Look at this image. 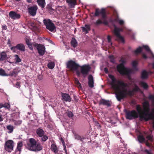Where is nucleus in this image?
Returning a JSON list of instances; mask_svg holds the SVG:
<instances>
[{
	"mask_svg": "<svg viewBox=\"0 0 154 154\" xmlns=\"http://www.w3.org/2000/svg\"><path fill=\"white\" fill-rule=\"evenodd\" d=\"M111 81L110 85L112 89L116 92L115 94L117 100L120 101L122 99L126 97L127 95H131L133 94V90L128 91L129 85L121 80L117 79L114 76L111 75H109Z\"/></svg>",
	"mask_w": 154,
	"mask_h": 154,
	"instance_id": "f257e3e1",
	"label": "nucleus"
},
{
	"mask_svg": "<svg viewBox=\"0 0 154 154\" xmlns=\"http://www.w3.org/2000/svg\"><path fill=\"white\" fill-rule=\"evenodd\" d=\"M136 108L138 113L134 110L127 111L126 113V118L132 119L137 118L139 115L140 120L143 119L146 121L149 119L152 120L153 122V127L154 128V109H152L150 112L148 102L146 101L143 103V109L139 105L137 106Z\"/></svg>",
	"mask_w": 154,
	"mask_h": 154,
	"instance_id": "f03ea898",
	"label": "nucleus"
},
{
	"mask_svg": "<svg viewBox=\"0 0 154 154\" xmlns=\"http://www.w3.org/2000/svg\"><path fill=\"white\" fill-rule=\"evenodd\" d=\"M120 64L117 66V69L119 72L122 75L127 76L134 72L132 69L126 68L124 66L126 62V60L123 59H121L119 60Z\"/></svg>",
	"mask_w": 154,
	"mask_h": 154,
	"instance_id": "7ed1b4c3",
	"label": "nucleus"
},
{
	"mask_svg": "<svg viewBox=\"0 0 154 154\" xmlns=\"http://www.w3.org/2000/svg\"><path fill=\"white\" fill-rule=\"evenodd\" d=\"M26 147L28 149L34 151H40L42 149V146L40 144L32 138L29 139V143L27 144Z\"/></svg>",
	"mask_w": 154,
	"mask_h": 154,
	"instance_id": "20e7f679",
	"label": "nucleus"
},
{
	"mask_svg": "<svg viewBox=\"0 0 154 154\" xmlns=\"http://www.w3.org/2000/svg\"><path fill=\"white\" fill-rule=\"evenodd\" d=\"M101 14L102 16V20L103 21H102L100 20H98L96 21V23L97 24H100L102 23H104L106 24H107V22L105 20L106 18V15L105 11V9L102 8L100 11L99 9H96V11L95 13V16H98L100 14Z\"/></svg>",
	"mask_w": 154,
	"mask_h": 154,
	"instance_id": "39448f33",
	"label": "nucleus"
},
{
	"mask_svg": "<svg viewBox=\"0 0 154 154\" xmlns=\"http://www.w3.org/2000/svg\"><path fill=\"white\" fill-rule=\"evenodd\" d=\"M114 29L113 33L117 37L116 40L121 41L124 43V40L123 38L120 35V32L123 31V29L117 27L115 25H113Z\"/></svg>",
	"mask_w": 154,
	"mask_h": 154,
	"instance_id": "423d86ee",
	"label": "nucleus"
},
{
	"mask_svg": "<svg viewBox=\"0 0 154 154\" xmlns=\"http://www.w3.org/2000/svg\"><path fill=\"white\" fill-rule=\"evenodd\" d=\"M43 22L46 26V28L51 32H53L55 29V27L52 21L49 19H44Z\"/></svg>",
	"mask_w": 154,
	"mask_h": 154,
	"instance_id": "0eeeda50",
	"label": "nucleus"
},
{
	"mask_svg": "<svg viewBox=\"0 0 154 154\" xmlns=\"http://www.w3.org/2000/svg\"><path fill=\"white\" fill-rule=\"evenodd\" d=\"M43 22L46 26V28L51 32H53L55 29V27L52 21L49 19H44Z\"/></svg>",
	"mask_w": 154,
	"mask_h": 154,
	"instance_id": "6e6552de",
	"label": "nucleus"
},
{
	"mask_svg": "<svg viewBox=\"0 0 154 154\" xmlns=\"http://www.w3.org/2000/svg\"><path fill=\"white\" fill-rule=\"evenodd\" d=\"M143 48H145L147 52L152 56V58L154 59V55L153 54L150 49L149 47L147 45H143L142 47H139L134 51V53L136 54H137L140 53L142 51Z\"/></svg>",
	"mask_w": 154,
	"mask_h": 154,
	"instance_id": "1a4fd4ad",
	"label": "nucleus"
},
{
	"mask_svg": "<svg viewBox=\"0 0 154 154\" xmlns=\"http://www.w3.org/2000/svg\"><path fill=\"white\" fill-rule=\"evenodd\" d=\"M14 143L11 140H8L6 141L5 145V149L9 152H11L13 149Z\"/></svg>",
	"mask_w": 154,
	"mask_h": 154,
	"instance_id": "9d476101",
	"label": "nucleus"
},
{
	"mask_svg": "<svg viewBox=\"0 0 154 154\" xmlns=\"http://www.w3.org/2000/svg\"><path fill=\"white\" fill-rule=\"evenodd\" d=\"M11 49L14 52H16V50H18L22 51H24L25 50V47L23 44H19L16 46L11 47Z\"/></svg>",
	"mask_w": 154,
	"mask_h": 154,
	"instance_id": "9b49d317",
	"label": "nucleus"
},
{
	"mask_svg": "<svg viewBox=\"0 0 154 154\" xmlns=\"http://www.w3.org/2000/svg\"><path fill=\"white\" fill-rule=\"evenodd\" d=\"M67 66L72 71L76 70L79 66L78 64L72 61H69L68 62Z\"/></svg>",
	"mask_w": 154,
	"mask_h": 154,
	"instance_id": "f8f14e48",
	"label": "nucleus"
},
{
	"mask_svg": "<svg viewBox=\"0 0 154 154\" xmlns=\"http://www.w3.org/2000/svg\"><path fill=\"white\" fill-rule=\"evenodd\" d=\"M90 68L89 65H85L82 67L81 72L84 76L88 75Z\"/></svg>",
	"mask_w": 154,
	"mask_h": 154,
	"instance_id": "ddd939ff",
	"label": "nucleus"
},
{
	"mask_svg": "<svg viewBox=\"0 0 154 154\" xmlns=\"http://www.w3.org/2000/svg\"><path fill=\"white\" fill-rule=\"evenodd\" d=\"M37 9V6H32L28 8V11L29 13L32 17H34L36 14Z\"/></svg>",
	"mask_w": 154,
	"mask_h": 154,
	"instance_id": "4468645a",
	"label": "nucleus"
},
{
	"mask_svg": "<svg viewBox=\"0 0 154 154\" xmlns=\"http://www.w3.org/2000/svg\"><path fill=\"white\" fill-rule=\"evenodd\" d=\"M9 15L11 19L14 20L19 19L20 17L19 14H17L16 12L13 11L10 12L9 13Z\"/></svg>",
	"mask_w": 154,
	"mask_h": 154,
	"instance_id": "2eb2a0df",
	"label": "nucleus"
},
{
	"mask_svg": "<svg viewBox=\"0 0 154 154\" xmlns=\"http://www.w3.org/2000/svg\"><path fill=\"white\" fill-rule=\"evenodd\" d=\"M37 49L40 55H42L44 54L45 52L44 46L41 45H38L37 46Z\"/></svg>",
	"mask_w": 154,
	"mask_h": 154,
	"instance_id": "dca6fc26",
	"label": "nucleus"
},
{
	"mask_svg": "<svg viewBox=\"0 0 154 154\" xmlns=\"http://www.w3.org/2000/svg\"><path fill=\"white\" fill-rule=\"evenodd\" d=\"M88 84L90 87L93 88L94 87V80L92 75H89L88 77Z\"/></svg>",
	"mask_w": 154,
	"mask_h": 154,
	"instance_id": "f3484780",
	"label": "nucleus"
},
{
	"mask_svg": "<svg viewBox=\"0 0 154 154\" xmlns=\"http://www.w3.org/2000/svg\"><path fill=\"white\" fill-rule=\"evenodd\" d=\"M150 73H152V72H147L146 70H143L141 72V78L143 79H146L148 77V74Z\"/></svg>",
	"mask_w": 154,
	"mask_h": 154,
	"instance_id": "a211bd4d",
	"label": "nucleus"
},
{
	"mask_svg": "<svg viewBox=\"0 0 154 154\" xmlns=\"http://www.w3.org/2000/svg\"><path fill=\"white\" fill-rule=\"evenodd\" d=\"M62 97L63 99L66 101L70 102L71 98L69 94H63Z\"/></svg>",
	"mask_w": 154,
	"mask_h": 154,
	"instance_id": "6ab92c4d",
	"label": "nucleus"
},
{
	"mask_svg": "<svg viewBox=\"0 0 154 154\" xmlns=\"http://www.w3.org/2000/svg\"><path fill=\"white\" fill-rule=\"evenodd\" d=\"M66 2L68 3L69 6L71 8H73L76 5L75 0H66Z\"/></svg>",
	"mask_w": 154,
	"mask_h": 154,
	"instance_id": "aec40b11",
	"label": "nucleus"
},
{
	"mask_svg": "<svg viewBox=\"0 0 154 154\" xmlns=\"http://www.w3.org/2000/svg\"><path fill=\"white\" fill-rule=\"evenodd\" d=\"M36 134L40 137H42L44 134L43 130L40 128L38 129L36 131Z\"/></svg>",
	"mask_w": 154,
	"mask_h": 154,
	"instance_id": "412c9836",
	"label": "nucleus"
},
{
	"mask_svg": "<svg viewBox=\"0 0 154 154\" xmlns=\"http://www.w3.org/2000/svg\"><path fill=\"white\" fill-rule=\"evenodd\" d=\"M18 71L16 69H14L11 72H10V73L8 74L7 76H11L16 77L18 73Z\"/></svg>",
	"mask_w": 154,
	"mask_h": 154,
	"instance_id": "4be33fe9",
	"label": "nucleus"
},
{
	"mask_svg": "<svg viewBox=\"0 0 154 154\" xmlns=\"http://www.w3.org/2000/svg\"><path fill=\"white\" fill-rule=\"evenodd\" d=\"M100 104L106 105L107 106H109L110 105V103L109 101L105 100H101L100 102Z\"/></svg>",
	"mask_w": 154,
	"mask_h": 154,
	"instance_id": "5701e85b",
	"label": "nucleus"
},
{
	"mask_svg": "<svg viewBox=\"0 0 154 154\" xmlns=\"http://www.w3.org/2000/svg\"><path fill=\"white\" fill-rule=\"evenodd\" d=\"M7 57V55L5 52H2L0 54V61H2L5 60Z\"/></svg>",
	"mask_w": 154,
	"mask_h": 154,
	"instance_id": "b1692460",
	"label": "nucleus"
},
{
	"mask_svg": "<svg viewBox=\"0 0 154 154\" xmlns=\"http://www.w3.org/2000/svg\"><path fill=\"white\" fill-rule=\"evenodd\" d=\"M82 31L83 32H85L86 33L88 32V31L90 29L89 25H85V27H82Z\"/></svg>",
	"mask_w": 154,
	"mask_h": 154,
	"instance_id": "393cba45",
	"label": "nucleus"
},
{
	"mask_svg": "<svg viewBox=\"0 0 154 154\" xmlns=\"http://www.w3.org/2000/svg\"><path fill=\"white\" fill-rule=\"evenodd\" d=\"M37 2L39 5L42 8H43L45 6V0H37Z\"/></svg>",
	"mask_w": 154,
	"mask_h": 154,
	"instance_id": "a878e982",
	"label": "nucleus"
},
{
	"mask_svg": "<svg viewBox=\"0 0 154 154\" xmlns=\"http://www.w3.org/2000/svg\"><path fill=\"white\" fill-rule=\"evenodd\" d=\"M138 64L137 62V61H133L132 63V65L134 70L137 71L138 70V68L137 67V65Z\"/></svg>",
	"mask_w": 154,
	"mask_h": 154,
	"instance_id": "bb28decb",
	"label": "nucleus"
},
{
	"mask_svg": "<svg viewBox=\"0 0 154 154\" xmlns=\"http://www.w3.org/2000/svg\"><path fill=\"white\" fill-rule=\"evenodd\" d=\"M51 149L55 154H56L58 152V149L56 145L54 144H53L51 146Z\"/></svg>",
	"mask_w": 154,
	"mask_h": 154,
	"instance_id": "cd10ccee",
	"label": "nucleus"
},
{
	"mask_svg": "<svg viewBox=\"0 0 154 154\" xmlns=\"http://www.w3.org/2000/svg\"><path fill=\"white\" fill-rule=\"evenodd\" d=\"M71 43L72 46L74 48L76 47L78 45L77 42L74 38H72Z\"/></svg>",
	"mask_w": 154,
	"mask_h": 154,
	"instance_id": "c85d7f7f",
	"label": "nucleus"
},
{
	"mask_svg": "<svg viewBox=\"0 0 154 154\" xmlns=\"http://www.w3.org/2000/svg\"><path fill=\"white\" fill-rule=\"evenodd\" d=\"M140 85L144 89H146L148 87V85L145 82L143 81H140Z\"/></svg>",
	"mask_w": 154,
	"mask_h": 154,
	"instance_id": "c756f323",
	"label": "nucleus"
},
{
	"mask_svg": "<svg viewBox=\"0 0 154 154\" xmlns=\"http://www.w3.org/2000/svg\"><path fill=\"white\" fill-rule=\"evenodd\" d=\"M115 21L118 22L121 25H123L125 23V22L123 20L119 19L118 17L116 18Z\"/></svg>",
	"mask_w": 154,
	"mask_h": 154,
	"instance_id": "7c9ffc66",
	"label": "nucleus"
},
{
	"mask_svg": "<svg viewBox=\"0 0 154 154\" xmlns=\"http://www.w3.org/2000/svg\"><path fill=\"white\" fill-rule=\"evenodd\" d=\"M75 137L76 139L80 140L82 142H84V140H85V138L83 137H81L78 135H76L75 136Z\"/></svg>",
	"mask_w": 154,
	"mask_h": 154,
	"instance_id": "2f4dec72",
	"label": "nucleus"
},
{
	"mask_svg": "<svg viewBox=\"0 0 154 154\" xmlns=\"http://www.w3.org/2000/svg\"><path fill=\"white\" fill-rule=\"evenodd\" d=\"M7 128L8 130V132L9 133H12L14 129V127L13 126L9 125L7 126Z\"/></svg>",
	"mask_w": 154,
	"mask_h": 154,
	"instance_id": "473e14b6",
	"label": "nucleus"
},
{
	"mask_svg": "<svg viewBox=\"0 0 154 154\" xmlns=\"http://www.w3.org/2000/svg\"><path fill=\"white\" fill-rule=\"evenodd\" d=\"M55 66V64L54 62H51L48 63V67L50 69H53Z\"/></svg>",
	"mask_w": 154,
	"mask_h": 154,
	"instance_id": "72a5a7b5",
	"label": "nucleus"
},
{
	"mask_svg": "<svg viewBox=\"0 0 154 154\" xmlns=\"http://www.w3.org/2000/svg\"><path fill=\"white\" fill-rule=\"evenodd\" d=\"M138 140L139 142L142 143L145 140V138L142 136L139 135L138 137Z\"/></svg>",
	"mask_w": 154,
	"mask_h": 154,
	"instance_id": "f704fd0d",
	"label": "nucleus"
},
{
	"mask_svg": "<svg viewBox=\"0 0 154 154\" xmlns=\"http://www.w3.org/2000/svg\"><path fill=\"white\" fill-rule=\"evenodd\" d=\"M22 146L23 143L22 142H20L18 143L17 149L18 151H20L21 150V147Z\"/></svg>",
	"mask_w": 154,
	"mask_h": 154,
	"instance_id": "c9c22d12",
	"label": "nucleus"
},
{
	"mask_svg": "<svg viewBox=\"0 0 154 154\" xmlns=\"http://www.w3.org/2000/svg\"><path fill=\"white\" fill-rule=\"evenodd\" d=\"M15 60L16 63H19L21 62V60L19 57L17 55H15L14 56Z\"/></svg>",
	"mask_w": 154,
	"mask_h": 154,
	"instance_id": "e433bc0d",
	"label": "nucleus"
},
{
	"mask_svg": "<svg viewBox=\"0 0 154 154\" xmlns=\"http://www.w3.org/2000/svg\"><path fill=\"white\" fill-rule=\"evenodd\" d=\"M8 74H6L5 73V72L4 70L2 69H0V75L2 76H7Z\"/></svg>",
	"mask_w": 154,
	"mask_h": 154,
	"instance_id": "4c0bfd02",
	"label": "nucleus"
},
{
	"mask_svg": "<svg viewBox=\"0 0 154 154\" xmlns=\"http://www.w3.org/2000/svg\"><path fill=\"white\" fill-rule=\"evenodd\" d=\"M107 39L108 42L110 43L111 45H112V43L111 42V36L110 35H108L107 37Z\"/></svg>",
	"mask_w": 154,
	"mask_h": 154,
	"instance_id": "58836bf2",
	"label": "nucleus"
},
{
	"mask_svg": "<svg viewBox=\"0 0 154 154\" xmlns=\"http://www.w3.org/2000/svg\"><path fill=\"white\" fill-rule=\"evenodd\" d=\"M133 90L134 92H137L139 91L140 89L138 86L135 85Z\"/></svg>",
	"mask_w": 154,
	"mask_h": 154,
	"instance_id": "ea45409f",
	"label": "nucleus"
},
{
	"mask_svg": "<svg viewBox=\"0 0 154 154\" xmlns=\"http://www.w3.org/2000/svg\"><path fill=\"white\" fill-rule=\"evenodd\" d=\"M42 140L43 141H45L48 139V137L46 135H44L42 137Z\"/></svg>",
	"mask_w": 154,
	"mask_h": 154,
	"instance_id": "a19ab883",
	"label": "nucleus"
},
{
	"mask_svg": "<svg viewBox=\"0 0 154 154\" xmlns=\"http://www.w3.org/2000/svg\"><path fill=\"white\" fill-rule=\"evenodd\" d=\"M75 83H76L77 84V85H78V87H81V85L80 83H79V80H78V79H75Z\"/></svg>",
	"mask_w": 154,
	"mask_h": 154,
	"instance_id": "79ce46f5",
	"label": "nucleus"
},
{
	"mask_svg": "<svg viewBox=\"0 0 154 154\" xmlns=\"http://www.w3.org/2000/svg\"><path fill=\"white\" fill-rule=\"evenodd\" d=\"M68 116L69 117H72L73 116V114L72 112L70 111H68L67 113Z\"/></svg>",
	"mask_w": 154,
	"mask_h": 154,
	"instance_id": "37998d69",
	"label": "nucleus"
},
{
	"mask_svg": "<svg viewBox=\"0 0 154 154\" xmlns=\"http://www.w3.org/2000/svg\"><path fill=\"white\" fill-rule=\"evenodd\" d=\"M147 139L149 140L152 141V137L151 135H148L146 137Z\"/></svg>",
	"mask_w": 154,
	"mask_h": 154,
	"instance_id": "c03bdc74",
	"label": "nucleus"
},
{
	"mask_svg": "<svg viewBox=\"0 0 154 154\" xmlns=\"http://www.w3.org/2000/svg\"><path fill=\"white\" fill-rule=\"evenodd\" d=\"M109 58L110 59V60L111 62L112 63H114V57L113 56L110 55L109 56Z\"/></svg>",
	"mask_w": 154,
	"mask_h": 154,
	"instance_id": "a18cd8bd",
	"label": "nucleus"
},
{
	"mask_svg": "<svg viewBox=\"0 0 154 154\" xmlns=\"http://www.w3.org/2000/svg\"><path fill=\"white\" fill-rule=\"evenodd\" d=\"M10 104H9L8 103H5L4 105V107L5 108L7 109H9L10 108Z\"/></svg>",
	"mask_w": 154,
	"mask_h": 154,
	"instance_id": "49530a36",
	"label": "nucleus"
},
{
	"mask_svg": "<svg viewBox=\"0 0 154 154\" xmlns=\"http://www.w3.org/2000/svg\"><path fill=\"white\" fill-rule=\"evenodd\" d=\"M61 142L63 143V144L64 146V150L66 152V146H65V142L62 138H61Z\"/></svg>",
	"mask_w": 154,
	"mask_h": 154,
	"instance_id": "de8ad7c7",
	"label": "nucleus"
},
{
	"mask_svg": "<svg viewBox=\"0 0 154 154\" xmlns=\"http://www.w3.org/2000/svg\"><path fill=\"white\" fill-rule=\"evenodd\" d=\"M26 44L28 45L31 44L28 38L26 39Z\"/></svg>",
	"mask_w": 154,
	"mask_h": 154,
	"instance_id": "09e8293b",
	"label": "nucleus"
},
{
	"mask_svg": "<svg viewBox=\"0 0 154 154\" xmlns=\"http://www.w3.org/2000/svg\"><path fill=\"white\" fill-rule=\"evenodd\" d=\"M145 152L147 153V154H152L151 151H149L148 150H146Z\"/></svg>",
	"mask_w": 154,
	"mask_h": 154,
	"instance_id": "8fccbe9b",
	"label": "nucleus"
},
{
	"mask_svg": "<svg viewBox=\"0 0 154 154\" xmlns=\"http://www.w3.org/2000/svg\"><path fill=\"white\" fill-rule=\"evenodd\" d=\"M20 83L19 82H17L16 84V86L17 88H20Z\"/></svg>",
	"mask_w": 154,
	"mask_h": 154,
	"instance_id": "3c124183",
	"label": "nucleus"
},
{
	"mask_svg": "<svg viewBox=\"0 0 154 154\" xmlns=\"http://www.w3.org/2000/svg\"><path fill=\"white\" fill-rule=\"evenodd\" d=\"M143 57L144 59H146L147 58V56L144 53H143L142 54Z\"/></svg>",
	"mask_w": 154,
	"mask_h": 154,
	"instance_id": "603ef678",
	"label": "nucleus"
},
{
	"mask_svg": "<svg viewBox=\"0 0 154 154\" xmlns=\"http://www.w3.org/2000/svg\"><path fill=\"white\" fill-rule=\"evenodd\" d=\"M28 47H29V48L31 50H32V49H33V48H32V45H31V44L29 45H28Z\"/></svg>",
	"mask_w": 154,
	"mask_h": 154,
	"instance_id": "864d4df0",
	"label": "nucleus"
},
{
	"mask_svg": "<svg viewBox=\"0 0 154 154\" xmlns=\"http://www.w3.org/2000/svg\"><path fill=\"white\" fill-rule=\"evenodd\" d=\"M4 105L2 103H0V109L4 107Z\"/></svg>",
	"mask_w": 154,
	"mask_h": 154,
	"instance_id": "5fc2aeb1",
	"label": "nucleus"
},
{
	"mask_svg": "<svg viewBox=\"0 0 154 154\" xmlns=\"http://www.w3.org/2000/svg\"><path fill=\"white\" fill-rule=\"evenodd\" d=\"M104 71L106 73H107L108 72V69L106 68H104Z\"/></svg>",
	"mask_w": 154,
	"mask_h": 154,
	"instance_id": "6e6d98bb",
	"label": "nucleus"
},
{
	"mask_svg": "<svg viewBox=\"0 0 154 154\" xmlns=\"http://www.w3.org/2000/svg\"><path fill=\"white\" fill-rule=\"evenodd\" d=\"M31 25L33 27H34L35 26V25L33 23H31Z\"/></svg>",
	"mask_w": 154,
	"mask_h": 154,
	"instance_id": "4d7b16f0",
	"label": "nucleus"
},
{
	"mask_svg": "<svg viewBox=\"0 0 154 154\" xmlns=\"http://www.w3.org/2000/svg\"><path fill=\"white\" fill-rule=\"evenodd\" d=\"M26 1L28 3H31L32 2V0H26Z\"/></svg>",
	"mask_w": 154,
	"mask_h": 154,
	"instance_id": "13d9d810",
	"label": "nucleus"
},
{
	"mask_svg": "<svg viewBox=\"0 0 154 154\" xmlns=\"http://www.w3.org/2000/svg\"><path fill=\"white\" fill-rule=\"evenodd\" d=\"M152 102L154 104V97H153L152 98Z\"/></svg>",
	"mask_w": 154,
	"mask_h": 154,
	"instance_id": "bf43d9fd",
	"label": "nucleus"
},
{
	"mask_svg": "<svg viewBox=\"0 0 154 154\" xmlns=\"http://www.w3.org/2000/svg\"><path fill=\"white\" fill-rule=\"evenodd\" d=\"M48 41L49 42H50V43H53L52 41L51 40H50V39H48Z\"/></svg>",
	"mask_w": 154,
	"mask_h": 154,
	"instance_id": "052dcab7",
	"label": "nucleus"
},
{
	"mask_svg": "<svg viewBox=\"0 0 154 154\" xmlns=\"http://www.w3.org/2000/svg\"><path fill=\"white\" fill-rule=\"evenodd\" d=\"M76 72H77V75L78 76H79L80 75V72H79L78 71H77Z\"/></svg>",
	"mask_w": 154,
	"mask_h": 154,
	"instance_id": "680f3d73",
	"label": "nucleus"
},
{
	"mask_svg": "<svg viewBox=\"0 0 154 154\" xmlns=\"http://www.w3.org/2000/svg\"><path fill=\"white\" fill-rule=\"evenodd\" d=\"M3 29H7L6 26H4L3 27Z\"/></svg>",
	"mask_w": 154,
	"mask_h": 154,
	"instance_id": "e2e57ef3",
	"label": "nucleus"
},
{
	"mask_svg": "<svg viewBox=\"0 0 154 154\" xmlns=\"http://www.w3.org/2000/svg\"><path fill=\"white\" fill-rule=\"evenodd\" d=\"M146 145L147 146H149V143H147V142H146Z\"/></svg>",
	"mask_w": 154,
	"mask_h": 154,
	"instance_id": "0e129e2a",
	"label": "nucleus"
},
{
	"mask_svg": "<svg viewBox=\"0 0 154 154\" xmlns=\"http://www.w3.org/2000/svg\"><path fill=\"white\" fill-rule=\"evenodd\" d=\"M152 68L154 69V62H153L152 64Z\"/></svg>",
	"mask_w": 154,
	"mask_h": 154,
	"instance_id": "69168bd1",
	"label": "nucleus"
},
{
	"mask_svg": "<svg viewBox=\"0 0 154 154\" xmlns=\"http://www.w3.org/2000/svg\"><path fill=\"white\" fill-rule=\"evenodd\" d=\"M97 125L99 127H100V125L98 123H97Z\"/></svg>",
	"mask_w": 154,
	"mask_h": 154,
	"instance_id": "338daca9",
	"label": "nucleus"
},
{
	"mask_svg": "<svg viewBox=\"0 0 154 154\" xmlns=\"http://www.w3.org/2000/svg\"><path fill=\"white\" fill-rule=\"evenodd\" d=\"M16 1H20V0H15Z\"/></svg>",
	"mask_w": 154,
	"mask_h": 154,
	"instance_id": "774afa93",
	"label": "nucleus"
}]
</instances>
